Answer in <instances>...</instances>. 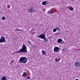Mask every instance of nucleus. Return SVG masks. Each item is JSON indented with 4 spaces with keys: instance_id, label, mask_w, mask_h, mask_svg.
<instances>
[{
    "instance_id": "obj_24",
    "label": "nucleus",
    "mask_w": 80,
    "mask_h": 80,
    "mask_svg": "<svg viewBox=\"0 0 80 80\" xmlns=\"http://www.w3.org/2000/svg\"><path fill=\"white\" fill-rule=\"evenodd\" d=\"M60 34V33L59 32H58L55 34V35H59Z\"/></svg>"
},
{
    "instance_id": "obj_30",
    "label": "nucleus",
    "mask_w": 80,
    "mask_h": 80,
    "mask_svg": "<svg viewBox=\"0 0 80 80\" xmlns=\"http://www.w3.org/2000/svg\"><path fill=\"white\" fill-rule=\"evenodd\" d=\"M50 13V12H48V14Z\"/></svg>"
},
{
    "instance_id": "obj_9",
    "label": "nucleus",
    "mask_w": 80,
    "mask_h": 80,
    "mask_svg": "<svg viewBox=\"0 0 80 80\" xmlns=\"http://www.w3.org/2000/svg\"><path fill=\"white\" fill-rule=\"evenodd\" d=\"M62 42V40L61 39H59L58 40V43H61Z\"/></svg>"
},
{
    "instance_id": "obj_19",
    "label": "nucleus",
    "mask_w": 80,
    "mask_h": 80,
    "mask_svg": "<svg viewBox=\"0 0 80 80\" xmlns=\"http://www.w3.org/2000/svg\"><path fill=\"white\" fill-rule=\"evenodd\" d=\"M55 61L57 62H58V59L57 58L55 59Z\"/></svg>"
},
{
    "instance_id": "obj_25",
    "label": "nucleus",
    "mask_w": 80,
    "mask_h": 80,
    "mask_svg": "<svg viewBox=\"0 0 80 80\" xmlns=\"http://www.w3.org/2000/svg\"><path fill=\"white\" fill-rule=\"evenodd\" d=\"M28 43H29V44H30V43H31V42H30V41H28Z\"/></svg>"
},
{
    "instance_id": "obj_15",
    "label": "nucleus",
    "mask_w": 80,
    "mask_h": 80,
    "mask_svg": "<svg viewBox=\"0 0 80 80\" xmlns=\"http://www.w3.org/2000/svg\"><path fill=\"white\" fill-rule=\"evenodd\" d=\"M29 32V34H32V33H33V31L31 30Z\"/></svg>"
},
{
    "instance_id": "obj_23",
    "label": "nucleus",
    "mask_w": 80,
    "mask_h": 80,
    "mask_svg": "<svg viewBox=\"0 0 80 80\" xmlns=\"http://www.w3.org/2000/svg\"><path fill=\"white\" fill-rule=\"evenodd\" d=\"M7 7L8 8H10V5H8V6H7Z\"/></svg>"
},
{
    "instance_id": "obj_21",
    "label": "nucleus",
    "mask_w": 80,
    "mask_h": 80,
    "mask_svg": "<svg viewBox=\"0 0 80 80\" xmlns=\"http://www.w3.org/2000/svg\"><path fill=\"white\" fill-rule=\"evenodd\" d=\"M56 30H59V28L58 27H57L56 28Z\"/></svg>"
},
{
    "instance_id": "obj_36",
    "label": "nucleus",
    "mask_w": 80,
    "mask_h": 80,
    "mask_svg": "<svg viewBox=\"0 0 80 80\" xmlns=\"http://www.w3.org/2000/svg\"><path fill=\"white\" fill-rule=\"evenodd\" d=\"M14 30L15 31V30H16L15 29Z\"/></svg>"
},
{
    "instance_id": "obj_3",
    "label": "nucleus",
    "mask_w": 80,
    "mask_h": 80,
    "mask_svg": "<svg viewBox=\"0 0 80 80\" xmlns=\"http://www.w3.org/2000/svg\"><path fill=\"white\" fill-rule=\"evenodd\" d=\"M5 43L6 42V40H5V38L3 36H1V38L0 39V43Z\"/></svg>"
},
{
    "instance_id": "obj_6",
    "label": "nucleus",
    "mask_w": 80,
    "mask_h": 80,
    "mask_svg": "<svg viewBox=\"0 0 80 80\" xmlns=\"http://www.w3.org/2000/svg\"><path fill=\"white\" fill-rule=\"evenodd\" d=\"M75 65L76 67H78L80 65V62H76V63H75Z\"/></svg>"
},
{
    "instance_id": "obj_22",
    "label": "nucleus",
    "mask_w": 80,
    "mask_h": 80,
    "mask_svg": "<svg viewBox=\"0 0 80 80\" xmlns=\"http://www.w3.org/2000/svg\"><path fill=\"white\" fill-rule=\"evenodd\" d=\"M27 79H30V77H28L27 78Z\"/></svg>"
},
{
    "instance_id": "obj_37",
    "label": "nucleus",
    "mask_w": 80,
    "mask_h": 80,
    "mask_svg": "<svg viewBox=\"0 0 80 80\" xmlns=\"http://www.w3.org/2000/svg\"><path fill=\"white\" fill-rule=\"evenodd\" d=\"M67 32H68V31H67Z\"/></svg>"
},
{
    "instance_id": "obj_2",
    "label": "nucleus",
    "mask_w": 80,
    "mask_h": 80,
    "mask_svg": "<svg viewBox=\"0 0 80 80\" xmlns=\"http://www.w3.org/2000/svg\"><path fill=\"white\" fill-rule=\"evenodd\" d=\"M27 60V58L22 57L20 58L19 62H20V63H26L27 62V60Z\"/></svg>"
},
{
    "instance_id": "obj_29",
    "label": "nucleus",
    "mask_w": 80,
    "mask_h": 80,
    "mask_svg": "<svg viewBox=\"0 0 80 80\" xmlns=\"http://www.w3.org/2000/svg\"><path fill=\"white\" fill-rule=\"evenodd\" d=\"M34 33H35V32H32V34H34Z\"/></svg>"
},
{
    "instance_id": "obj_14",
    "label": "nucleus",
    "mask_w": 80,
    "mask_h": 80,
    "mask_svg": "<svg viewBox=\"0 0 80 80\" xmlns=\"http://www.w3.org/2000/svg\"><path fill=\"white\" fill-rule=\"evenodd\" d=\"M26 74H27V73L25 72H24L23 73L22 76V77H24V76H25V75H26Z\"/></svg>"
},
{
    "instance_id": "obj_31",
    "label": "nucleus",
    "mask_w": 80,
    "mask_h": 80,
    "mask_svg": "<svg viewBox=\"0 0 80 80\" xmlns=\"http://www.w3.org/2000/svg\"><path fill=\"white\" fill-rule=\"evenodd\" d=\"M62 44H63V43H64V42H62Z\"/></svg>"
},
{
    "instance_id": "obj_1",
    "label": "nucleus",
    "mask_w": 80,
    "mask_h": 80,
    "mask_svg": "<svg viewBox=\"0 0 80 80\" xmlns=\"http://www.w3.org/2000/svg\"><path fill=\"white\" fill-rule=\"evenodd\" d=\"M16 52L17 53H28V51L27 50V47L23 44L22 47V48L19 51H17Z\"/></svg>"
},
{
    "instance_id": "obj_35",
    "label": "nucleus",
    "mask_w": 80,
    "mask_h": 80,
    "mask_svg": "<svg viewBox=\"0 0 80 80\" xmlns=\"http://www.w3.org/2000/svg\"><path fill=\"white\" fill-rule=\"evenodd\" d=\"M46 56L47 57H48V56L47 55H46Z\"/></svg>"
},
{
    "instance_id": "obj_4",
    "label": "nucleus",
    "mask_w": 80,
    "mask_h": 80,
    "mask_svg": "<svg viewBox=\"0 0 80 80\" xmlns=\"http://www.w3.org/2000/svg\"><path fill=\"white\" fill-rule=\"evenodd\" d=\"M39 38H42V39H44L46 37H45V35L43 34L40 35L38 36Z\"/></svg>"
},
{
    "instance_id": "obj_13",
    "label": "nucleus",
    "mask_w": 80,
    "mask_h": 80,
    "mask_svg": "<svg viewBox=\"0 0 80 80\" xmlns=\"http://www.w3.org/2000/svg\"><path fill=\"white\" fill-rule=\"evenodd\" d=\"M69 9L70 10H71L72 11H73V8L72 7H70L69 8Z\"/></svg>"
},
{
    "instance_id": "obj_33",
    "label": "nucleus",
    "mask_w": 80,
    "mask_h": 80,
    "mask_svg": "<svg viewBox=\"0 0 80 80\" xmlns=\"http://www.w3.org/2000/svg\"><path fill=\"white\" fill-rule=\"evenodd\" d=\"M0 13H2V12H0Z\"/></svg>"
},
{
    "instance_id": "obj_7",
    "label": "nucleus",
    "mask_w": 80,
    "mask_h": 80,
    "mask_svg": "<svg viewBox=\"0 0 80 80\" xmlns=\"http://www.w3.org/2000/svg\"><path fill=\"white\" fill-rule=\"evenodd\" d=\"M42 55H47V54H46V52L43 50H42Z\"/></svg>"
},
{
    "instance_id": "obj_11",
    "label": "nucleus",
    "mask_w": 80,
    "mask_h": 80,
    "mask_svg": "<svg viewBox=\"0 0 80 80\" xmlns=\"http://www.w3.org/2000/svg\"><path fill=\"white\" fill-rule=\"evenodd\" d=\"M42 4L43 5H45L47 4V2H46V1L43 2H42Z\"/></svg>"
},
{
    "instance_id": "obj_5",
    "label": "nucleus",
    "mask_w": 80,
    "mask_h": 80,
    "mask_svg": "<svg viewBox=\"0 0 80 80\" xmlns=\"http://www.w3.org/2000/svg\"><path fill=\"white\" fill-rule=\"evenodd\" d=\"M54 52H56V53L58 52V51H59V48L58 47H55L54 49Z\"/></svg>"
},
{
    "instance_id": "obj_10",
    "label": "nucleus",
    "mask_w": 80,
    "mask_h": 80,
    "mask_svg": "<svg viewBox=\"0 0 80 80\" xmlns=\"http://www.w3.org/2000/svg\"><path fill=\"white\" fill-rule=\"evenodd\" d=\"M7 78L5 77H3L1 78V80H6Z\"/></svg>"
},
{
    "instance_id": "obj_16",
    "label": "nucleus",
    "mask_w": 80,
    "mask_h": 80,
    "mask_svg": "<svg viewBox=\"0 0 80 80\" xmlns=\"http://www.w3.org/2000/svg\"><path fill=\"white\" fill-rule=\"evenodd\" d=\"M43 40L44 42H48V40L47 39H46V37L43 39Z\"/></svg>"
},
{
    "instance_id": "obj_8",
    "label": "nucleus",
    "mask_w": 80,
    "mask_h": 80,
    "mask_svg": "<svg viewBox=\"0 0 80 80\" xmlns=\"http://www.w3.org/2000/svg\"><path fill=\"white\" fill-rule=\"evenodd\" d=\"M29 12H30L31 13L33 12H35V11L32 9H30L29 10Z\"/></svg>"
},
{
    "instance_id": "obj_17",
    "label": "nucleus",
    "mask_w": 80,
    "mask_h": 80,
    "mask_svg": "<svg viewBox=\"0 0 80 80\" xmlns=\"http://www.w3.org/2000/svg\"><path fill=\"white\" fill-rule=\"evenodd\" d=\"M2 20H5V17H2Z\"/></svg>"
},
{
    "instance_id": "obj_26",
    "label": "nucleus",
    "mask_w": 80,
    "mask_h": 80,
    "mask_svg": "<svg viewBox=\"0 0 80 80\" xmlns=\"http://www.w3.org/2000/svg\"><path fill=\"white\" fill-rule=\"evenodd\" d=\"M14 62V61L13 60L10 63H13V62Z\"/></svg>"
},
{
    "instance_id": "obj_18",
    "label": "nucleus",
    "mask_w": 80,
    "mask_h": 80,
    "mask_svg": "<svg viewBox=\"0 0 80 80\" xmlns=\"http://www.w3.org/2000/svg\"><path fill=\"white\" fill-rule=\"evenodd\" d=\"M56 31L57 29H53V32H56Z\"/></svg>"
},
{
    "instance_id": "obj_27",
    "label": "nucleus",
    "mask_w": 80,
    "mask_h": 80,
    "mask_svg": "<svg viewBox=\"0 0 80 80\" xmlns=\"http://www.w3.org/2000/svg\"><path fill=\"white\" fill-rule=\"evenodd\" d=\"M42 10H43V12H45V9H43Z\"/></svg>"
},
{
    "instance_id": "obj_20",
    "label": "nucleus",
    "mask_w": 80,
    "mask_h": 80,
    "mask_svg": "<svg viewBox=\"0 0 80 80\" xmlns=\"http://www.w3.org/2000/svg\"><path fill=\"white\" fill-rule=\"evenodd\" d=\"M16 30L17 31H22V30L21 29H20V30L18 29H17Z\"/></svg>"
},
{
    "instance_id": "obj_32",
    "label": "nucleus",
    "mask_w": 80,
    "mask_h": 80,
    "mask_svg": "<svg viewBox=\"0 0 80 80\" xmlns=\"http://www.w3.org/2000/svg\"><path fill=\"white\" fill-rule=\"evenodd\" d=\"M71 0V1H73L74 0Z\"/></svg>"
},
{
    "instance_id": "obj_34",
    "label": "nucleus",
    "mask_w": 80,
    "mask_h": 80,
    "mask_svg": "<svg viewBox=\"0 0 80 80\" xmlns=\"http://www.w3.org/2000/svg\"><path fill=\"white\" fill-rule=\"evenodd\" d=\"M75 80H78V79H75Z\"/></svg>"
},
{
    "instance_id": "obj_12",
    "label": "nucleus",
    "mask_w": 80,
    "mask_h": 80,
    "mask_svg": "<svg viewBox=\"0 0 80 80\" xmlns=\"http://www.w3.org/2000/svg\"><path fill=\"white\" fill-rule=\"evenodd\" d=\"M67 49H68V48H64L62 49V51H65V50H67Z\"/></svg>"
},
{
    "instance_id": "obj_28",
    "label": "nucleus",
    "mask_w": 80,
    "mask_h": 80,
    "mask_svg": "<svg viewBox=\"0 0 80 80\" xmlns=\"http://www.w3.org/2000/svg\"><path fill=\"white\" fill-rule=\"evenodd\" d=\"M50 13H53V11H52L51 12H50Z\"/></svg>"
}]
</instances>
